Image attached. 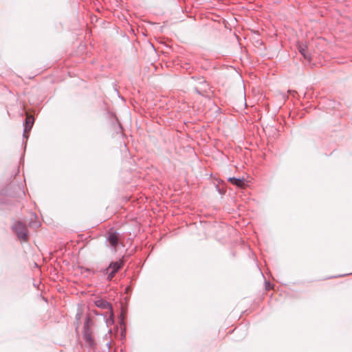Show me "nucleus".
I'll return each mask as SVG.
<instances>
[{"label":"nucleus","mask_w":352,"mask_h":352,"mask_svg":"<svg viewBox=\"0 0 352 352\" xmlns=\"http://www.w3.org/2000/svg\"><path fill=\"white\" fill-rule=\"evenodd\" d=\"M13 230L20 240L23 241H27L28 240L27 228L23 223L16 222L13 226Z\"/></svg>","instance_id":"obj_1"},{"label":"nucleus","mask_w":352,"mask_h":352,"mask_svg":"<svg viewBox=\"0 0 352 352\" xmlns=\"http://www.w3.org/2000/svg\"><path fill=\"white\" fill-rule=\"evenodd\" d=\"M91 322L90 319L87 318L86 319L85 324V330L83 333V338L85 341L88 343L89 345L93 346L94 345V339L92 336V332L89 329V322Z\"/></svg>","instance_id":"obj_2"},{"label":"nucleus","mask_w":352,"mask_h":352,"mask_svg":"<svg viewBox=\"0 0 352 352\" xmlns=\"http://www.w3.org/2000/svg\"><path fill=\"white\" fill-rule=\"evenodd\" d=\"M123 265L124 263L122 260L117 262H112L107 269V273L111 270L108 275V279L111 280L116 273L123 266Z\"/></svg>","instance_id":"obj_3"},{"label":"nucleus","mask_w":352,"mask_h":352,"mask_svg":"<svg viewBox=\"0 0 352 352\" xmlns=\"http://www.w3.org/2000/svg\"><path fill=\"white\" fill-rule=\"evenodd\" d=\"M95 305L98 307L107 309L108 311L109 312L110 317L113 316V311L111 306L107 301L102 299H99L95 302Z\"/></svg>","instance_id":"obj_4"},{"label":"nucleus","mask_w":352,"mask_h":352,"mask_svg":"<svg viewBox=\"0 0 352 352\" xmlns=\"http://www.w3.org/2000/svg\"><path fill=\"white\" fill-rule=\"evenodd\" d=\"M34 117L32 115L28 114L27 113L25 121V133H28L30 131V130L32 129V127L34 124Z\"/></svg>","instance_id":"obj_5"},{"label":"nucleus","mask_w":352,"mask_h":352,"mask_svg":"<svg viewBox=\"0 0 352 352\" xmlns=\"http://www.w3.org/2000/svg\"><path fill=\"white\" fill-rule=\"evenodd\" d=\"M118 234L115 232L108 233V240L111 246L116 247L118 243Z\"/></svg>","instance_id":"obj_6"},{"label":"nucleus","mask_w":352,"mask_h":352,"mask_svg":"<svg viewBox=\"0 0 352 352\" xmlns=\"http://www.w3.org/2000/svg\"><path fill=\"white\" fill-rule=\"evenodd\" d=\"M229 181L232 184L236 185L238 187L243 188L245 186V182L243 179H237L235 177L229 178Z\"/></svg>","instance_id":"obj_7"},{"label":"nucleus","mask_w":352,"mask_h":352,"mask_svg":"<svg viewBox=\"0 0 352 352\" xmlns=\"http://www.w3.org/2000/svg\"><path fill=\"white\" fill-rule=\"evenodd\" d=\"M299 51L301 54L306 58H307V50L299 47Z\"/></svg>","instance_id":"obj_8"}]
</instances>
